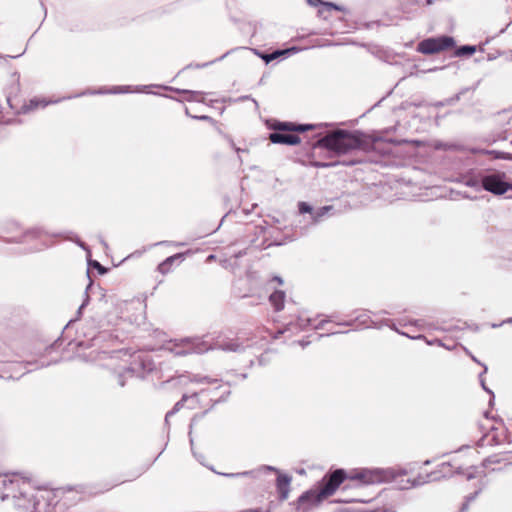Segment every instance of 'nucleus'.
I'll list each match as a JSON object with an SVG mask.
<instances>
[{"label": "nucleus", "instance_id": "24", "mask_svg": "<svg viewBox=\"0 0 512 512\" xmlns=\"http://www.w3.org/2000/svg\"><path fill=\"white\" fill-rule=\"evenodd\" d=\"M427 4L430 5L432 4L433 0H426Z\"/></svg>", "mask_w": 512, "mask_h": 512}, {"label": "nucleus", "instance_id": "28", "mask_svg": "<svg viewBox=\"0 0 512 512\" xmlns=\"http://www.w3.org/2000/svg\"><path fill=\"white\" fill-rule=\"evenodd\" d=\"M179 405H180V403H176L175 409H178Z\"/></svg>", "mask_w": 512, "mask_h": 512}, {"label": "nucleus", "instance_id": "3", "mask_svg": "<svg viewBox=\"0 0 512 512\" xmlns=\"http://www.w3.org/2000/svg\"><path fill=\"white\" fill-rule=\"evenodd\" d=\"M30 496L31 498L27 505L21 503L23 498H17V505L26 512H35L42 503L49 506L55 499L54 491L46 488H32V494Z\"/></svg>", "mask_w": 512, "mask_h": 512}, {"label": "nucleus", "instance_id": "4", "mask_svg": "<svg viewBox=\"0 0 512 512\" xmlns=\"http://www.w3.org/2000/svg\"><path fill=\"white\" fill-rule=\"evenodd\" d=\"M454 45V40L449 36L428 38L418 44L417 50L423 54H434Z\"/></svg>", "mask_w": 512, "mask_h": 512}, {"label": "nucleus", "instance_id": "21", "mask_svg": "<svg viewBox=\"0 0 512 512\" xmlns=\"http://www.w3.org/2000/svg\"><path fill=\"white\" fill-rule=\"evenodd\" d=\"M275 280H277V281L279 282V284H282V283H283V281H282V279H281V278L276 277V278H275Z\"/></svg>", "mask_w": 512, "mask_h": 512}, {"label": "nucleus", "instance_id": "12", "mask_svg": "<svg viewBox=\"0 0 512 512\" xmlns=\"http://www.w3.org/2000/svg\"><path fill=\"white\" fill-rule=\"evenodd\" d=\"M284 298L285 294L283 291H275L270 295V302L275 307L276 310H281L284 306Z\"/></svg>", "mask_w": 512, "mask_h": 512}, {"label": "nucleus", "instance_id": "13", "mask_svg": "<svg viewBox=\"0 0 512 512\" xmlns=\"http://www.w3.org/2000/svg\"><path fill=\"white\" fill-rule=\"evenodd\" d=\"M183 256V254H176L173 256L168 257L165 259L162 263L159 264L158 270L162 274H166L169 272L170 266L173 264V262L177 259H180Z\"/></svg>", "mask_w": 512, "mask_h": 512}, {"label": "nucleus", "instance_id": "22", "mask_svg": "<svg viewBox=\"0 0 512 512\" xmlns=\"http://www.w3.org/2000/svg\"><path fill=\"white\" fill-rule=\"evenodd\" d=\"M266 468H267L268 470L276 471V469H275L274 467H272V466H267Z\"/></svg>", "mask_w": 512, "mask_h": 512}, {"label": "nucleus", "instance_id": "11", "mask_svg": "<svg viewBox=\"0 0 512 512\" xmlns=\"http://www.w3.org/2000/svg\"><path fill=\"white\" fill-rule=\"evenodd\" d=\"M32 494V487L30 486V484L28 482H23V488L21 490V492L19 493V495H15L14 496V500H15V506L21 511V512H26L23 508H20L18 505H17V498L18 497H21L23 498V500L21 501L22 504L24 505H27L28 504V501L29 499L31 498V495Z\"/></svg>", "mask_w": 512, "mask_h": 512}, {"label": "nucleus", "instance_id": "9", "mask_svg": "<svg viewBox=\"0 0 512 512\" xmlns=\"http://www.w3.org/2000/svg\"><path fill=\"white\" fill-rule=\"evenodd\" d=\"M291 477L280 474L277 478V490L279 492L280 499L285 500L289 495Z\"/></svg>", "mask_w": 512, "mask_h": 512}, {"label": "nucleus", "instance_id": "26", "mask_svg": "<svg viewBox=\"0 0 512 512\" xmlns=\"http://www.w3.org/2000/svg\"><path fill=\"white\" fill-rule=\"evenodd\" d=\"M438 478H439L438 476H433L432 480H437Z\"/></svg>", "mask_w": 512, "mask_h": 512}, {"label": "nucleus", "instance_id": "23", "mask_svg": "<svg viewBox=\"0 0 512 512\" xmlns=\"http://www.w3.org/2000/svg\"><path fill=\"white\" fill-rule=\"evenodd\" d=\"M172 413H173V411H172V412H169V413L166 415V421L168 420L169 416H170Z\"/></svg>", "mask_w": 512, "mask_h": 512}, {"label": "nucleus", "instance_id": "20", "mask_svg": "<svg viewBox=\"0 0 512 512\" xmlns=\"http://www.w3.org/2000/svg\"><path fill=\"white\" fill-rule=\"evenodd\" d=\"M31 105H35V106H37V105H38V102H37L36 100H32V101H31Z\"/></svg>", "mask_w": 512, "mask_h": 512}, {"label": "nucleus", "instance_id": "18", "mask_svg": "<svg viewBox=\"0 0 512 512\" xmlns=\"http://www.w3.org/2000/svg\"><path fill=\"white\" fill-rule=\"evenodd\" d=\"M249 474L248 472H244V473H241L240 475H247ZM239 474H227V476H230V477H234V476H238Z\"/></svg>", "mask_w": 512, "mask_h": 512}, {"label": "nucleus", "instance_id": "6", "mask_svg": "<svg viewBox=\"0 0 512 512\" xmlns=\"http://www.w3.org/2000/svg\"><path fill=\"white\" fill-rule=\"evenodd\" d=\"M345 478V472L342 469H338L334 471L329 479L325 482L324 486L321 488L319 495L321 497H328L332 495L336 489L340 486Z\"/></svg>", "mask_w": 512, "mask_h": 512}, {"label": "nucleus", "instance_id": "27", "mask_svg": "<svg viewBox=\"0 0 512 512\" xmlns=\"http://www.w3.org/2000/svg\"><path fill=\"white\" fill-rule=\"evenodd\" d=\"M328 209H329V207H324L323 211H327Z\"/></svg>", "mask_w": 512, "mask_h": 512}, {"label": "nucleus", "instance_id": "5", "mask_svg": "<svg viewBox=\"0 0 512 512\" xmlns=\"http://www.w3.org/2000/svg\"><path fill=\"white\" fill-rule=\"evenodd\" d=\"M482 186L486 191L495 195H502L508 190H512V184L506 183L500 175L496 174L483 177Z\"/></svg>", "mask_w": 512, "mask_h": 512}, {"label": "nucleus", "instance_id": "16", "mask_svg": "<svg viewBox=\"0 0 512 512\" xmlns=\"http://www.w3.org/2000/svg\"><path fill=\"white\" fill-rule=\"evenodd\" d=\"M299 210L301 213H309L311 212L312 208L305 202H301L299 204Z\"/></svg>", "mask_w": 512, "mask_h": 512}, {"label": "nucleus", "instance_id": "10", "mask_svg": "<svg viewBox=\"0 0 512 512\" xmlns=\"http://www.w3.org/2000/svg\"><path fill=\"white\" fill-rule=\"evenodd\" d=\"M310 125H293L287 122H280L274 126L275 132H287V131H305L310 129Z\"/></svg>", "mask_w": 512, "mask_h": 512}, {"label": "nucleus", "instance_id": "19", "mask_svg": "<svg viewBox=\"0 0 512 512\" xmlns=\"http://www.w3.org/2000/svg\"><path fill=\"white\" fill-rule=\"evenodd\" d=\"M87 302H88V297H87V298H86V300L82 303V305L80 306V309H82V308L86 305V303H87Z\"/></svg>", "mask_w": 512, "mask_h": 512}, {"label": "nucleus", "instance_id": "17", "mask_svg": "<svg viewBox=\"0 0 512 512\" xmlns=\"http://www.w3.org/2000/svg\"><path fill=\"white\" fill-rule=\"evenodd\" d=\"M449 469H450V464H448V463H443V464L441 465V471H442L443 473H445V474H446V473H447V471H448Z\"/></svg>", "mask_w": 512, "mask_h": 512}, {"label": "nucleus", "instance_id": "15", "mask_svg": "<svg viewBox=\"0 0 512 512\" xmlns=\"http://www.w3.org/2000/svg\"><path fill=\"white\" fill-rule=\"evenodd\" d=\"M290 50H283V51H275L271 54H268L266 56H264V60L268 63L274 59H276L277 57H279L280 55H283L285 53H288Z\"/></svg>", "mask_w": 512, "mask_h": 512}, {"label": "nucleus", "instance_id": "8", "mask_svg": "<svg viewBox=\"0 0 512 512\" xmlns=\"http://www.w3.org/2000/svg\"><path fill=\"white\" fill-rule=\"evenodd\" d=\"M269 139L272 143L286 145H297L301 141L299 136L285 132H273L270 134Z\"/></svg>", "mask_w": 512, "mask_h": 512}, {"label": "nucleus", "instance_id": "14", "mask_svg": "<svg viewBox=\"0 0 512 512\" xmlns=\"http://www.w3.org/2000/svg\"><path fill=\"white\" fill-rule=\"evenodd\" d=\"M476 51V48L475 46H462L459 48L458 50V54H461V55H472L474 54Z\"/></svg>", "mask_w": 512, "mask_h": 512}, {"label": "nucleus", "instance_id": "25", "mask_svg": "<svg viewBox=\"0 0 512 512\" xmlns=\"http://www.w3.org/2000/svg\"><path fill=\"white\" fill-rule=\"evenodd\" d=\"M331 7L335 8V9H338V7L334 4H329Z\"/></svg>", "mask_w": 512, "mask_h": 512}, {"label": "nucleus", "instance_id": "2", "mask_svg": "<svg viewBox=\"0 0 512 512\" xmlns=\"http://www.w3.org/2000/svg\"><path fill=\"white\" fill-rule=\"evenodd\" d=\"M187 350H177L176 355H185L188 353L202 354L210 350H223L226 352H236L240 349V345L235 341H216L214 343H208L200 338H187L183 340Z\"/></svg>", "mask_w": 512, "mask_h": 512}, {"label": "nucleus", "instance_id": "1", "mask_svg": "<svg viewBox=\"0 0 512 512\" xmlns=\"http://www.w3.org/2000/svg\"><path fill=\"white\" fill-rule=\"evenodd\" d=\"M319 145L338 154H346L352 150L362 149L364 140L359 133L337 130L320 139Z\"/></svg>", "mask_w": 512, "mask_h": 512}, {"label": "nucleus", "instance_id": "7", "mask_svg": "<svg viewBox=\"0 0 512 512\" xmlns=\"http://www.w3.org/2000/svg\"><path fill=\"white\" fill-rule=\"evenodd\" d=\"M350 479L359 480L364 484H372V483L380 482L381 476H380L379 471L364 469V470H361V471L355 473L354 475H351Z\"/></svg>", "mask_w": 512, "mask_h": 512}]
</instances>
